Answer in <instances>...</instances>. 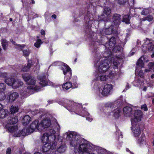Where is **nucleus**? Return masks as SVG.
I'll list each match as a JSON object with an SVG mask.
<instances>
[{"mask_svg": "<svg viewBox=\"0 0 154 154\" xmlns=\"http://www.w3.org/2000/svg\"><path fill=\"white\" fill-rule=\"evenodd\" d=\"M22 77L27 84L29 85L27 87L24 88L20 91V94L24 97L30 95L29 91L30 90L39 91L40 87L35 85V80L34 78L29 75L25 74L22 75Z\"/></svg>", "mask_w": 154, "mask_h": 154, "instance_id": "f257e3e1", "label": "nucleus"}, {"mask_svg": "<svg viewBox=\"0 0 154 154\" xmlns=\"http://www.w3.org/2000/svg\"><path fill=\"white\" fill-rule=\"evenodd\" d=\"M104 57H101L95 64V66L99 73H105L109 67V63L114 60L110 55L104 53Z\"/></svg>", "mask_w": 154, "mask_h": 154, "instance_id": "f03ea898", "label": "nucleus"}, {"mask_svg": "<svg viewBox=\"0 0 154 154\" xmlns=\"http://www.w3.org/2000/svg\"><path fill=\"white\" fill-rule=\"evenodd\" d=\"M65 134L67 136L66 138L69 140L70 146L72 147L76 146L84 140V139L76 132H66Z\"/></svg>", "mask_w": 154, "mask_h": 154, "instance_id": "7ed1b4c3", "label": "nucleus"}, {"mask_svg": "<svg viewBox=\"0 0 154 154\" xmlns=\"http://www.w3.org/2000/svg\"><path fill=\"white\" fill-rule=\"evenodd\" d=\"M94 145L84 140L79 144V150H75V154H88V152L90 150H93L94 148Z\"/></svg>", "mask_w": 154, "mask_h": 154, "instance_id": "20e7f679", "label": "nucleus"}, {"mask_svg": "<svg viewBox=\"0 0 154 154\" xmlns=\"http://www.w3.org/2000/svg\"><path fill=\"white\" fill-rule=\"evenodd\" d=\"M112 88V85L106 84L104 86L99 88L97 90L96 93L100 97L107 96L110 94Z\"/></svg>", "mask_w": 154, "mask_h": 154, "instance_id": "39448f33", "label": "nucleus"}, {"mask_svg": "<svg viewBox=\"0 0 154 154\" xmlns=\"http://www.w3.org/2000/svg\"><path fill=\"white\" fill-rule=\"evenodd\" d=\"M116 44V39L114 37L110 38L108 43L106 44L105 47L107 49L105 50L104 53L106 54L111 55L112 54L111 51Z\"/></svg>", "mask_w": 154, "mask_h": 154, "instance_id": "423d86ee", "label": "nucleus"}, {"mask_svg": "<svg viewBox=\"0 0 154 154\" xmlns=\"http://www.w3.org/2000/svg\"><path fill=\"white\" fill-rule=\"evenodd\" d=\"M111 12L110 8L108 7H106L104 9L103 14L101 15L100 17L99 18V20L100 21L104 22L108 21L109 19L107 16L110 14Z\"/></svg>", "mask_w": 154, "mask_h": 154, "instance_id": "0eeeda50", "label": "nucleus"}, {"mask_svg": "<svg viewBox=\"0 0 154 154\" xmlns=\"http://www.w3.org/2000/svg\"><path fill=\"white\" fill-rule=\"evenodd\" d=\"M134 118L131 119L132 124L135 123L140 120L143 116V113L140 110H136L134 112Z\"/></svg>", "mask_w": 154, "mask_h": 154, "instance_id": "6e6552de", "label": "nucleus"}, {"mask_svg": "<svg viewBox=\"0 0 154 154\" xmlns=\"http://www.w3.org/2000/svg\"><path fill=\"white\" fill-rule=\"evenodd\" d=\"M114 30V26L111 25L108 28H104L100 31V35L104 36V35H109L111 34Z\"/></svg>", "mask_w": 154, "mask_h": 154, "instance_id": "1a4fd4ad", "label": "nucleus"}, {"mask_svg": "<svg viewBox=\"0 0 154 154\" xmlns=\"http://www.w3.org/2000/svg\"><path fill=\"white\" fill-rule=\"evenodd\" d=\"M38 123V121L37 120H35L31 124L30 127L29 128L30 130L31 133L33 132L36 129L39 131L42 130V128L41 127H39V125Z\"/></svg>", "mask_w": 154, "mask_h": 154, "instance_id": "9d476101", "label": "nucleus"}, {"mask_svg": "<svg viewBox=\"0 0 154 154\" xmlns=\"http://www.w3.org/2000/svg\"><path fill=\"white\" fill-rule=\"evenodd\" d=\"M96 76L95 80H99L101 81H106L109 78L108 75H105L104 73H99V72H97V75Z\"/></svg>", "mask_w": 154, "mask_h": 154, "instance_id": "9b49d317", "label": "nucleus"}, {"mask_svg": "<svg viewBox=\"0 0 154 154\" xmlns=\"http://www.w3.org/2000/svg\"><path fill=\"white\" fill-rule=\"evenodd\" d=\"M51 124V121L49 119H45L42 121L39 124V127H41L43 129L50 126Z\"/></svg>", "mask_w": 154, "mask_h": 154, "instance_id": "f8f14e48", "label": "nucleus"}, {"mask_svg": "<svg viewBox=\"0 0 154 154\" xmlns=\"http://www.w3.org/2000/svg\"><path fill=\"white\" fill-rule=\"evenodd\" d=\"M132 128L134 135L135 137L139 136L141 134V131L138 125H135V123L132 124Z\"/></svg>", "mask_w": 154, "mask_h": 154, "instance_id": "ddd939ff", "label": "nucleus"}, {"mask_svg": "<svg viewBox=\"0 0 154 154\" xmlns=\"http://www.w3.org/2000/svg\"><path fill=\"white\" fill-rule=\"evenodd\" d=\"M121 15L117 14H114L112 17V20L114 24L116 25H119L121 23Z\"/></svg>", "mask_w": 154, "mask_h": 154, "instance_id": "4468645a", "label": "nucleus"}, {"mask_svg": "<svg viewBox=\"0 0 154 154\" xmlns=\"http://www.w3.org/2000/svg\"><path fill=\"white\" fill-rule=\"evenodd\" d=\"M91 14L90 13H88L84 18L85 20L86 21V24L87 26H88V28H90V25L93 22L92 19L91 17Z\"/></svg>", "mask_w": 154, "mask_h": 154, "instance_id": "2eb2a0df", "label": "nucleus"}, {"mask_svg": "<svg viewBox=\"0 0 154 154\" xmlns=\"http://www.w3.org/2000/svg\"><path fill=\"white\" fill-rule=\"evenodd\" d=\"M18 120L17 116H14L13 115H10V117H9L7 121L8 125H14L16 124Z\"/></svg>", "mask_w": 154, "mask_h": 154, "instance_id": "dca6fc26", "label": "nucleus"}, {"mask_svg": "<svg viewBox=\"0 0 154 154\" xmlns=\"http://www.w3.org/2000/svg\"><path fill=\"white\" fill-rule=\"evenodd\" d=\"M123 112L125 116H130L132 114V109L130 107L126 106L123 109Z\"/></svg>", "mask_w": 154, "mask_h": 154, "instance_id": "f3484780", "label": "nucleus"}, {"mask_svg": "<svg viewBox=\"0 0 154 154\" xmlns=\"http://www.w3.org/2000/svg\"><path fill=\"white\" fill-rule=\"evenodd\" d=\"M9 100L10 102H13L15 101L19 97V94L17 92H13L9 94Z\"/></svg>", "mask_w": 154, "mask_h": 154, "instance_id": "a211bd4d", "label": "nucleus"}, {"mask_svg": "<svg viewBox=\"0 0 154 154\" xmlns=\"http://www.w3.org/2000/svg\"><path fill=\"white\" fill-rule=\"evenodd\" d=\"M23 85V83L18 80L15 79L11 86L14 89H16Z\"/></svg>", "mask_w": 154, "mask_h": 154, "instance_id": "6ab92c4d", "label": "nucleus"}, {"mask_svg": "<svg viewBox=\"0 0 154 154\" xmlns=\"http://www.w3.org/2000/svg\"><path fill=\"white\" fill-rule=\"evenodd\" d=\"M33 65L32 61L31 60H28L27 65L26 66H25L21 70L23 72L27 71L29 70L30 68Z\"/></svg>", "mask_w": 154, "mask_h": 154, "instance_id": "aec40b11", "label": "nucleus"}, {"mask_svg": "<svg viewBox=\"0 0 154 154\" xmlns=\"http://www.w3.org/2000/svg\"><path fill=\"white\" fill-rule=\"evenodd\" d=\"M9 114L8 110L2 109L0 110V118L4 119L8 116Z\"/></svg>", "mask_w": 154, "mask_h": 154, "instance_id": "412c9836", "label": "nucleus"}, {"mask_svg": "<svg viewBox=\"0 0 154 154\" xmlns=\"http://www.w3.org/2000/svg\"><path fill=\"white\" fill-rule=\"evenodd\" d=\"M43 151L44 152H47V154L48 152H50V150L51 149V144L49 143H45L43 146Z\"/></svg>", "mask_w": 154, "mask_h": 154, "instance_id": "4be33fe9", "label": "nucleus"}, {"mask_svg": "<svg viewBox=\"0 0 154 154\" xmlns=\"http://www.w3.org/2000/svg\"><path fill=\"white\" fill-rule=\"evenodd\" d=\"M57 146V143L54 142L51 145L50 152H48L47 154H57V151L55 150Z\"/></svg>", "mask_w": 154, "mask_h": 154, "instance_id": "5701e85b", "label": "nucleus"}, {"mask_svg": "<svg viewBox=\"0 0 154 154\" xmlns=\"http://www.w3.org/2000/svg\"><path fill=\"white\" fill-rule=\"evenodd\" d=\"M31 120L30 117L28 115H26L23 118L22 122L24 125H26L28 124Z\"/></svg>", "mask_w": 154, "mask_h": 154, "instance_id": "b1692460", "label": "nucleus"}, {"mask_svg": "<svg viewBox=\"0 0 154 154\" xmlns=\"http://www.w3.org/2000/svg\"><path fill=\"white\" fill-rule=\"evenodd\" d=\"M144 42L143 45L144 46L148 48L149 46H150L152 44H153V41L150 39L146 38L144 40Z\"/></svg>", "mask_w": 154, "mask_h": 154, "instance_id": "393cba45", "label": "nucleus"}, {"mask_svg": "<svg viewBox=\"0 0 154 154\" xmlns=\"http://www.w3.org/2000/svg\"><path fill=\"white\" fill-rule=\"evenodd\" d=\"M121 112L120 109L119 108L115 109L112 112L114 116L116 118H118L121 116Z\"/></svg>", "mask_w": 154, "mask_h": 154, "instance_id": "a878e982", "label": "nucleus"}, {"mask_svg": "<svg viewBox=\"0 0 154 154\" xmlns=\"http://www.w3.org/2000/svg\"><path fill=\"white\" fill-rule=\"evenodd\" d=\"M45 78V76H41V78H39L40 81L39 82V84L42 86H45L48 84L47 81L46 80V79Z\"/></svg>", "mask_w": 154, "mask_h": 154, "instance_id": "bb28decb", "label": "nucleus"}, {"mask_svg": "<svg viewBox=\"0 0 154 154\" xmlns=\"http://www.w3.org/2000/svg\"><path fill=\"white\" fill-rule=\"evenodd\" d=\"M30 130V129L28 128H24L20 131L21 135L25 136L30 134L31 133Z\"/></svg>", "mask_w": 154, "mask_h": 154, "instance_id": "cd10ccee", "label": "nucleus"}, {"mask_svg": "<svg viewBox=\"0 0 154 154\" xmlns=\"http://www.w3.org/2000/svg\"><path fill=\"white\" fill-rule=\"evenodd\" d=\"M66 146L65 144H62L57 149V152L63 153L66 150Z\"/></svg>", "mask_w": 154, "mask_h": 154, "instance_id": "c85d7f7f", "label": "nucleus"}, {"mask_svg": "<svg viewBox=\"0 0 154 154\" xmlns=\"http://www.w3.org/2000/svg\"><path fill=\"white\" fill-rule=\"evenodd\" d=\"M8 130L9 132L12 133H14L18 130V127L17 126H8Z\"/></svg>", "mask_w": 154, "mask_h": 154, "instance_id": "c756f323", "label": "nucleus"}, {"mask_svg": "<svg viewBox=\"0 0 154 154\" xmlns=\"http://www.w3.org/2000/svg\"><path fill=\"white\" fill-rule=\"evenodd\" d=\"M145 137L144 134H142L141 135V136L139 137L137 140V143L139 145H141L142 144H143L145 143L144 139Z\"/></svg>", "mask_w": 154, "mask_h": 154, "instance_id": "7c9ffc66", "label": "nucleus"}, {"mask_svg": "<svg viewBox=\"0 0 154 154\" xmlns=\"http://www.w3.org/2000/svg\"><path fill=\"white\" fill-rule=\"evenodd\" d=\"M15 79L12 78H6L5 82V83L9 86H11L12 83L14 82Z\"/></svg>", "mask_w": 154, "mask_h": 154, "instance_id": "2f4dec72", "label": "nucleus"}, {"mask_svg": "<svg viewBox=\"0 0 154 154\" xmlns=\"http://www.w3.org/2000/svg\"><path fill=\"white\" fill-rule=\"evenodd\" d=\"M48 134L47 133H44L42 137V141L44 143H46L49 141Z\"/></svg>", "mask_w": 154, "mask_h": 154, "instance_id": "473e14b6", "label": "nucleus"}, {"mask_svg": "<svg viewBox=\"0 0 154 154\" xmlns=\"http://www.w3.org/2000/svg\"><path fill=\"white\" fill-rule=\"evenodd\" d=\"M130 17L129 15H125L123 16L122 21L123 22H125L126 24H129L130 23L129 21Z\"/></svg>", "mask_w": 154, "mask_h": 154, "instance_id": "72a5a7b5", "label": "nucleus"}, {"mask_svg": "<svg viewBox=\"0 0 154 154\" xmlns=\"http://www.w3.org/2000/svg\"><path fill=\"white\" fill-rule=\"evenodd\" d=\"M62 69L63 70V74H65L66 72H68L69 70H71L69 67L65 64L62 67Z\"/></svg>", "mask_w": 154, "mask_h": 154, "instance_id": "f704fd0d", "label": "nucleus"}, {"mask_svg": "<svg viewBox=\"0 0 154 154\" xmlns=\"http://www.w3.org/2000/svg\"><path fill=\"white\" fill-rule=\"evenodd\" d=\"M18 109H19L17 106H12L10 109L11 115L17 112L18 111Z\"/></svg>", "mask_w": 154, "mask_h": 154, "instance_id": "c9c22d12", "label": "nucleus"}, {"mask_svg": "<svg viewBox=\"0 0 154 154\" xmlns=\"http://www.w3.org/2000/svg\"><path fill=\"white\" fill-rule=\"evenodd\" d=\"M63 89L67 90L72 87V84L70 82H67L62 86Z\"/></svg>", "mask_w": 154, "mask_h": 154, "instance_id": "e433bc0d", "label": "nucleus"}, {"mask_svg": "<svg viewBox=\"0 0 154 154\" xmlns=\"http://www.w3.org/2000/svg\"><path fill=\"white\" fill-rule=\"evenodd\" d=\"M142 59H144V57H141L138 60L137 63V65L140 67H142L143 66V63Z\"/></svg>", "mask_w": 154, "mask_h": 154, "instance_id": "4c0bfd02", "label": "nucleus"}, {"mask_svg": "<svg viewBox=\"0 0 154 154\" xmlns=\"http://www.w3.org/2000/svg\"><path fill=\"white\" fill-rule=\"evenodd\" d=\"M1 42L2 44L3 48L4 50H6V47L8 46V42L5 39H3L1 40Z\"/></svg>", "mask_w": 154, "mask_h": 154, "instance_id": "58836bf2", "label": "nucleus"}, {"mask_svg": "<svg viewBox=\"0 0 154 154\" xmlns=\"http://www.w3.org/2000/svg\"><path fill=\"white\" fill-rule=\"evenodd\" d=\"M73 103H74L73 102L70 101H69L68 103V104L67 105V106H66V105L65 104V103H63V102H60L59 103V104H60V105H63L65 107H66L67 108V109L68 110V107H72V104Z\"/></svg>", "mask_w": 154, "mask_h": 154, "instance_id": "ea45409f", "label": "nucleus"}, {"mask_svg": "<svg viewBox=\"0 0 154 154\" xmlns=\"http://www.w3.org/2000/svg\"><path fill=\"white\" fill-rule=\"evenodd\" d=\"M31 52V50L28 49L24 50L23 51V55L25 57H28Z\"/></svg>", "mask_w": 154, "mask_h": 154, "instance_id": "a19ab883", "label": "nucleus"}, {"mask_svg": "<svg viewBox=\"0 0 154 154\" xmlns=\"http://www.w3.org/2000/svg\"><path fill=\"white\" fill-rule=\"evenodd\" d=\"M119 61H121V60H119V59H117L116 60H115L113 62V66L115 67L114 68L120 67L121 66L120 63L119 62Z\"/></svg>", "mask_w": 154, "mask_h": 154, "instance_id": "79ce46f5", "label": "nucleus"}, {"mask_svg": "<svg viewBox=\"0 0 154 154\" xmlns=\"http://www.w3.org/2000/svg\"><path fill=\"white\" fill-rule=\"evenodd\" d=\"M65 75V78H66L67 80H69L71 78L72 76L71 70H69L68 72H66L65 74H64Z\"/></svg>", "mask_w": 154, "mask_h": 154, "instance_id": "37998d69", "label": "nucleus"}, {"mask_svg": "<svg viewBox=\"0 0 154 154\" xmlns=\"http://www.w3.org/2000/svg\"><path fill=\"white\" fill-rule=\"evenodd\" d=\"M150 10L149 9L144 8L141 12V14L142 15H146L149 13Z\"/></svg>", "mask_w": 154, "mask_h": 154, "instance_id": "c03bdc74", "label": "nucleus"}, {"mask_svg": "<svg viewBox=\"0 0 154 154\" xmlns=\"http://www.w3.org/2000/svg\"><path fill=\"white\" fill-rule=\"evenodd\" d=\"M6 88V85L4 83H0V92H3Z\"/></svg>", "mask_w": 154, "mask_h": 154, "instance_id": "a18cd8bd", "label": "nucleus"}, {"mask_svg": "<svg viewBox=\"0 0 154 154\" xmlns=\"http://www.w3.org/2000/svg\"><path fill=\"white\" fill-rule=\"evenodd\" d=\"M117 102L115 101L114 103H108L106 104V106L112 107H113L114 106H116L117 105Z\"/></svg>", "mask_w": 154, "mask_h": 154, "instance_id": "49530a36", "label": "nucleus"}, {"mask_svg": "<svg viewBox=\"0 0 154 154\" xmlns=\"http://www.w3.org/2000/svg\"><path fill=\"white\" fill-rule=\"evenodd\" d=\"M42 42L40 39H38L37 42L34 44L35 46L37 48L39 47L40 45L42 43Z\"/></svg>", "mask_w": 154, "mask_h": 154, "instance_id": "de8ad7c7", "label": "nucleus"}, {"mask_svg": "<svg viewBox=\"0 0 154 154\" xmlns=\"http://www.w3.org/2000/svg\"><path fill=\"white\" fill-rule=\"evenodd\" d=\"M153 19V17L151 15H149L147 16L146 17H145V18H144L142 20L144 21L147 20L149 21H150L152 20Z\"/></svg>", "mask_w": 154, "mask_h": 154, "instance_id": "09e8293b", "label": "nucleus"}, {"mask_svg": "<svg viewBox=\"0 0 154 154\" xmlns=\"http://www.w3.org/2000/svg\"><path fill=\"white\" fill-rule=\"evenodd\" d=\"M48 138L49 139V141H48V142H51L54 141L55 140L56 137L55 136L52 135L51 134H48Z\"/></svg>", "mask_w": 154, "mask_h": 154, "instance_id": "8fccbe9b", "label": "nucleus"}, {"mask_svg": "<svg viewBox=\"0 0 154 154\" xmlns=\"http://www.w3.org/2000/svg\"><path fill=\"white\" fill-rule=\"evenodd\" d=\"M0 101L4 100L5 98V96L3 92H0Z\"/></svg>", "mask_w": 154, "mask_h": 154, "instance_id": "3c124183", "label": "nucleus"}, {"mask_svg": "<svg viewBox=\"0 0 154 154\" xmlns=\"http://www.w3.org/2000/svg\"><path fill=\"white\" fill-rule=\"evenodd\" d=\"M21 135V133L20 131H17L14 133V136L15 137H20Z\"/></svg>", "mask_w": 154, "mask_h": 154, "instance_id": "603ef678", "label": "nucleus"}, {"mask_svg": "<svg viewBox=\"0 0 154 154\" xmlns=\"http://www.w3.org/2000/svg\"><path fill=\"white\" fill-rule=\"evenodd\" d=\"M148 51H154V45L152 44L149 46L148 47Z\"/></svg>", "mask_w": 154, "mask_h": 154, "instance_id": "864d4df0", "label": "nucleus"}, {"mask_svg": "<svg viewBox=\"0 0 154 154\" xmlns=\"http://www.w3.org/2000/svg\"><path fill=\"white\" fill-rule=\"evenodd\" d=\"M116 137H118V139L120 138H122L123 137V135L121 132H117L116 133Z\"/></svg>", "mask_w": 154, "mask_h": 154, "instance_id": "5fc2aeb1", "label": "nucleus"}, {"mask_svg": "<svg viewBox=\"0 0 154 154\" xmlns=\"http://www.w3.org/2000/svg\"><path fill=\"white\" fill-rule=\"evenodd\" d=\"M141 109L145 111H146L148 110L146 105V104H144L141 106Z\"/></svg>", "mask_w": 154, "mask_h": 154, "instance_id": "6e6d98bb", "label": "nucleus"}, {"mask_svg": "<svg viewBox=\"0 0 154 154\" xmlns=\"http://www.w3.org/2000/svg\"><path fill=\"white\" fill-rule=\"evenodd\" d=\"M11 149L10 148H8L6 150V154H11Z\"/></svg>", "mask_w": 154, "mask_h": 154, "instance_id": "4d7b16f0", "label": "nucleus"}, {"mask_svg": "<svg viewBox=\"0 0 154 154\" xmlns=\"http://www.w3.org/2000/svg\"><path fill=\"white\" fill-rule=\"evenodd\" d=\"M138 75L141 78H143L144 76V73L142 70H140L139 72Z\"/></svg>", "mask_w": 154, "mask_h": 154, "instance_id": "13d9d810", "label": "nucleus"}, {"mask_svg": "<svg viewBox=\"0 0 154 154\" xmlns=\"http://www.w3.org/2000/svg\"><path fill=\"white\" fill-rule=\"evenodd\" d=\"M50 134H51L52 135L55 136V131L54 129H51L50 131Z\"/></svg>", "mask_w": 154, "mask_h": 154, "instance_id": "bf43d9fd", "label": "nucleus"}, {"mask_svg": "<svg viewBox=\"0 0 154 154\" xmlns=\"http://www.w3.org/2000/svg\"><path fill=\"white\" fill-rule=\"evenodd\" d=\"M126 2V0H118V3L120 4H122Z\"/></svg>", "mask_w": 154, "mask_h": 154, "instance_id": "052dcab7", "label": "nucleus"}, {"mask_svg": "<svg viewBox=\"0 0 154 154\" xmlns=\"http://www.w3.org/2000/svg\"><path fill=\"white\" fill-rule=\"evenodd\" d=\"M135 50L134 49H133L130 52V53L129 54V56H132L134 55V51Z\"/></svg>", "mask_w": 154, "mask_h": 154, "instance_id": "680f3d73", "label": "nucleus"}, {"mask_svg": "<svg viewBox=\"0 0 154 154\" xmlns=\"http://www.w3.org/2000/svg\"><path fill=\"white\" fill-rule=\"evenodd\" d=\"M80 115L81 116L84 117L85 116H88L89 115L88 113V112H86V114H84L83 113H80Z\"/></svg>", "mask_w": 154, "mask_h": 154, "instance_id": "e2e57ef3", "label": "nucleus"}, {"mask_svg": "<svg viewBox=\"0 0 154 154\" xmlns=\"http://www.w3.org/2000/svg\"><path fill=\"white\" fill-rule=\"evenodd\" d=\"M148 66H149L150 67V68H151V67H152L154 66V63H149Z\"/></svg>", "mask_w": 154, "mask_h": 154, "instance_id": "0e129e2a", "label": "nucleus"}, {"mask_svg": "<svg viewBox=\"0 0 154 154\" xmlns=\"http://www.w3.org/2000/svg\"><path fill=\"white\" fill-rule=\"evenodd\" d=\"M16 45H17L18 46V47H20L21 48H24L25 46L24 45H19V44H16Z\"/></svg>", "mask_w": 154, "mask_h": 154, "instance_id": "69168bd1", "label": "nucleus"}, {"mask_svg": "<svg viewBox=\"0 0 154 154\" xmlns=\"http://www.w3.org/2000/svg\"><path fill=\"white\" fill-rule=\"evenodd\" d=\"M86 119L87 120L90 122H91L92 120V118H90L89 117H87L86 118Z\"/></svg>", "mask_w": 154, "mask_h": 154, "instance_id": "338daca9", "label": "nucleus"}, {"mask_svg": "<svg viewBox=\"0 0 154 154\" xmlns=\"http://www.w3.org/2000/svg\"><path fill=\"white\" fill-rule=\"evenodd\" d=\"M41 35H45V32L43 30H41Z\"/></svg>", "mask_w": 154, "mask_h": 154, "instance_id": "774afa93", "label": "nucleus"}]
</instances>
